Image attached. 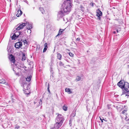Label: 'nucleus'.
I'll return each mask as SVG.
<instances>
[{
  "label": "nucleus",
  "mask_w": 129,
  "mask_h": 129,
  "mask_svg": "<svg viewBox=\"0 0 129 129\" xmlns=\"http://www.w3.org/2000/svg\"><path fill=\"white\" fill-rule=\"evenodd\" d=\"M70 0H66L62 5L63 12L66 14L69 13L71 10L72 4Z\"/></svg>",
  "instance_id": "obj_1"
},
{
  "label": "nucleus",
  "mask_w": 129,
  "mask_h": 129,
  "mask_svg": "<svg viewBox=\"0 0 129 129\" xmlns=\"http://www.w3.org/2000/svg\"><path fill=\"white\" fill-rule=\"evenodd\" d=\"M30 85L24 82L23 87L24 90V91L25 93L26 94H29L30 92L28 91L30 88Z\"/></svg>",
  "instance_id": "obj_2"
},
{
  "label": "nucleus",
  "mask_w": 129,
  "mask_h": 129,
  "mask_svg": "<svg viewBox=\"0 0 129 129\" xmlns=\"http://www.w3.org/2000/svg\"><path fill=\"white\" fill-rule=\"evenodd\" d=\"M14 34L15 35L17 38L19 37V38L21 39V40L23 43L24 45H25V44H27V41L26 40H23V39L22 40V39L23 36H22V34L21 33H20V32H19V31H17Z\"/></svg>",
  "instance_id": "obj_3"
},
{
  "label": "nucleus",
  "mask_w": 129,
  "mask_h": 129,
  "mask_svg": "<svg viewBox=\"0 0 129 129\" xmlns=\"http://www.w3.org/2000/svg\"><path fill=\"white\" fill-rule=\"evenodd\" d=\"M62 124V121H59V122H56L54 125V129H57L59 128Z\"/></svg>",
  "instance_id": "obj_4"
},
{
  "label": "nucleus",
  "mask_w": 129,
  "mask_h": 129,
  "mask_svg": "<svg viewBox=\"0 0 129 129\" xmlns=\"http://www.w3.org/2000/svg\"><path fill=\"white\" fill-rule=\"evenodd\" d=\"M96 15L98 17L99 20L101 19L100 16L102 15V13L99 9L97 10L96 11Z\"/></svg>",
  "instance_id": "obj_5"
},
{
  "label": "nucleus",
  "mask_w": 129,
  "mask_h": 129,
  "mask_svg": "<svg viewBox=\"0 0 129 129\" xmlns=\"http://www.w3.org/2000/svg\"><path fill=\"white\" fill-rule=\"evenodd\" d=\"M126 83H125L124 82H122L121 81H120L118 83L117 85L119 87H120V88H124Z\"/></svg>",
  "instance_id": "obj_6"
},
{
  "label": "nucleus",
  "mask_w": 129,
  "mask_h": 129,
  "mask_svg": "<svg viewBox=\"0 0 129 129\" xmlns=\"http://www.w3.org/2000/svg\"><path fill=\"white\" fill-rule=\"evenodd\" d=\"M56 119L57 121H63L64 120L63 116L61 114H58L57 116Z\"/></svg>",
  "instance_id": "obj_7"
},
{
  "label": "nucleus",
  "mask_w": 129,
  "mask_h": 129,
  "mask_svg": "<svg viewBox=\"0 0 129 129\" xmlns=\"http://www.w3.org/2000/svg\"><path fill=\"white\" fill-rule=\"evenodd\" d=\"M22 46V43L20 42H19L16 43L15 45V47L16 48L18 49H19L21 48Z\"/></svg>",
  "instance_id": "obj_8"
},
{
  "label": "nucleus",
  "mask_w": 129,
  "mask_h": 129,
  "mask_svg": "<svg viewBox=\"0 0 129 129\" xmlns=\"http://www.w3.org/2000/svg\"><path fill=\"white\" fill-rule=\"evenodd\" d=\"M26 25V24L24 23H23L22 24H21L19 25L17 28H16V30L17 31L19 30L20 29L23 28Z\"/></svg>",
  "instance_id": "obj_9"
},
{
  "label": "nucleus",
  "mask_w": 129,
  "mask_h": 129,
  "mask_svg": "<svg viewBox=\"0 0 129 129\" xmlns=\"http://www.w3.org/2000/svg\"><path fill=\"white\" fill-rule=\"evenodd\" d=\"M64 13H64L62 10L60 11L58 13L57 15L58 17L59 18H61L64 15Z\"/></svg>",
  "instance_id": "obj_10"
},
{
  "label": "nucleus",
  "mask_w": 129,
  "mask_h": 129,
  "mask_svg": "<svg viewBox=\"0 0 129 129\" xmlns=\"http://www.w3.org/2000/svg\"><path fill=\"white\" fill-rule=\"evenodd\" d=\"M124 88L125 91L127 92H129V84L126 83Z\"/></svg>",
  "instance_id": "obj_11"
},
{
  "label": "nucleus",
  "mask_w": 129,
  "mask_h": 129,
  "mask_svg": "<svg viewBox=\"0 0 129 129\" xmlns=\"http://www.w3.org/2000/svg\"><path fill=\"white\" fill-rule=\"evenodd\" d=\"M22 11L20 10H19L18 11V13L16 14V16L17 17H19L22 14Z\"/></svg>",
  "instance_id": "obj_12"
},
{
  "label": "nucleus",
  "mask_w": 129,
  "mask_h": 129,
  "mask_svg": "<svg viewBox=\"0 0 129 129\" xmlns=\"http://www.w3.org/2000/svg\"><path fill=\"white\" fill-rule=\"evenodd\" d=\"M44 48L43 49V52H45L48 48L47 44V43H45L44 44Z\"/></svg>",
  "instance_id": "obj_13"
},
{
  "label": "nucleus",
  "mask_w": 129,
  "mask_h": 129,
  "mask_svg": "<svg viewBox=\"0 0 129 129\" xmlns=\"http://www.w3.org/2000/svg\"><path fill=\"white\" fill-rule=\"evenodd\" d=\"M10 56L11 57V61L12 62L14 63L15 61V58L12 54L10 55Z\"/></svg>",
  "instance_id": "obj_14"
},
{
  "label": "nucleus",
  "mask_w": 129,
  "mask_h": 129,
  "mask_svg": "<svg viewBox=\"0 0 129 129\" xmlns=\"http://www.w3.org/2000/svg\"><path fill=\"white\" fill-rule=\"evenodd\" d=\"M66 92H68L69 94L72 93V92L71 91L70 89L69 88H66L65 89Z\"/></svg>",
  "instance_id": "obj_15"
},
{
  "label": "nucleus",
  "mask_w": 129,
  "mask_h": 129,
  "mask_svg": "<svg viewBox=\"0 0 129 129\" xmlns=\"http://www.w3.org/2000/svg\"><path fill=\"white\" fill-rule=\"evenodd\" d=\"M5 80L4 79H2L0 80V83L4 84L5 83Z\"/></svg>",
  "instance_id": "obj_16"
},
{
  "label": "nucleus",
  "mask_w": 129,
  "mask_h": 129,
  "mask_svg": "<svg viewBox=\"0 0 129 129\" xmlns=\"http://www.w3.org/2000/svg\"><path fill=\"white\" fill-rule=\"evenodd\" d=\"M64 30V29H60L59 31V33L56 36V37L60 35L61 34V33Z\"/></svg>",
  "instance_id": "obj_17"
},
{
  "label": "nucleus",
  "mask_w": 129,
  "mask_h": 129,
  "mask_svg": "<svg viewBox=\"0 0 129 129\" xmlns=\"http://www.w3.org/2000/svg\"><path fill=\"white\" fill-rule=\"evenodd\" d=\"M31 78V76H29L26 78V80L27 81L29 82L30 81Z\"/></svg>",
  "instance_id": "obj_18"
},
{
  "label": "nucleus",
  "mask_w": 129,
  "mask_h": 129,
  "mask_svg": "<svg viewBox=\"0 0 129 129\" xmlns=\"http://www.w3.org/2000/svg\"><path fill=\"white\" fill-rule=\"evenodd\" d=\"M61 57L62 55L60 54L59 53L57 54V58L58 59H59V60H60L61 59Z\"/></svg>",
  "instance_id": "obj_19"
},
{
  "label": "nucleus",
  "mask_w": 129,
  "mask_h": 129,
  "mask_svg": "<svg viewBox=\"0 0 129 129\" xmlns=\"http://www.w3.org/2000/svg\"><path fill=\"white\" fill-rule=\"evenodd\" d=\"M124 116V118H123V117H122V120H125L126 121H127V120H129V118H128V119H127V117L126 116V115H124V116Z\"/></svg>",
  "instance_id": "obj_20"
},
{
  "label": "nucleus",
  "mask_w": 129,
  "mask_h": 129,
  "mask_svg": "<svg viewBox=\"0 0 129 129\" xmlns=\"http://www.w3.org/2000/svg\"><path fill=\"white\" fill-rule=\"evenodd\" d=\"M17 37L15 35V34L11 36V38L12 40H15L16 39Z\"/></svg>",
  "instance_id": "obj_21"
},
{
  "label": "nucleus",
  "mask_w": 129,
  "mask_h": 129,
  "mask_svg": "<svg viewBox=\"0 0 129 129\" xmlns=\"http://www.w3.org/2000/svg\"><path fill=\"white\" fill-rule=\"evenodd\" d=\"M23 56L22 58V61L26 59V57L25 56V53H23L22 54Z\"/></svg>",
  "instance_id": "obj_22"
},
{
  "label": "nucleus",
  "mask_w": 129,
  "mask_h": 129,
  "mask_svg": "<svg viewBox=\"0 0 129 129\" xmlns=\"http://www.w3.org/2000/svg\"><path fill=\"white\" fill-rule=\"evenodd\" d=\"M39 10L42 14H43L45 13V10L43 8L40 7L39 8Z\"/></svg>",
  "instance_id": "obj_23"
},
{
  "label": "nucleus",
  "mask_w": 129,
  "mask_h": 129,
  "mask_svg": "<svg viewBox=\"0 0 129 129\" xmlns=\"http://www.w3.org/2000/svg\"><path fill=\"white\" fill-rule=\"evenodd\" d=\"M121 30V27H119L117 28L116 29V31L117 33H118L120 32Z\"/></svg>",
  "instance_id": "obj_24"
},
{
  "label": "nucleus",
  "mask_w": 129,
  "mask_h": 129,
  "mask_svg": "<svg viewBox=\"0 0 129 129\" xmlns=\"http://www.w3.org/2000/svg\"><path fill=\"white\" fill-rule=\"evenodd\" d=\"M80 10L82 11H84V8L81 5H80Z\"/></svg>",
  "instance_id": "obj_25"
},
{
  "label": "nucleus",
  "mask_w": 129,
  "mask_h": 129,
  "mask_svg": "<svg viewBox=\"0 0 129 129\" xmlns=\"http://www.w3.org/2000/svg\"><path fill=\"white\" fill-rule=\"evenodd\" d=\"M81 78L79 76H78L77 77L76 79V81H79L81 80Z\"/></svg>",
  "instance_id": "obj_26"
},
{
  "label": "nucleus",
  "mask_w": 129,
  "mask_h": 129,
  "mask_svg": "<svg viewBox=\"0 0 129 129\" xmlns=\"http://www.w3.org/2000/svg\"><path fill=\"white\" fill-rule=\"evenodd\" d=\"M68 107L67 106H64L63 107V109L65 111H67V110Z\"/></svg>",
  "instance_id": "obj_27"
},
{
  "label": "nucleus",
  "mask_w": 129,
  "mask_h": 129,
  "mask_svg": "<svg viewBox=\"0 0 129 129\" xmlns=\"http://www.w3.org/2000/svg\"><path fill=\"white\" fill-rule=\"evenodd\" d=\"M32 28L31 25L29 24L27 26V29H31Z\"/></svg>",
  "instance_id": "obj_28"
},
{
  "label": "nucleus",
  "mask_w": 129,
  "mask_h": 129,
  "mask_svg": "<svg viewBox=\"0 0 129 129\" xmlns=\"http://www.w3.org/2000/svg\"><path fill=\"white\" fill-rule=\"evenodd\" d=\"M99 118H100V119L101 120V121H103V120H104L105 121V120L104 119V118L103 117L101 116H100Z\"/></svg>",
  "instance_id": "obj_29"
},
{
  "label": "nucleus",
  "mask_w": 129,
  "mask_h": 129,
  "mask_svg": "<svg viewBox=\"0 0 129 129\" xmlns=\"http://www.w3.org/2000/svg\"><path fill=\"white\" fill-rule=\"evenodd\" d=\"M47 90L49 93H50V91L49 90V83H48V85Z\"/></svg>",
  "instance_id": "obj_30"
},
{
  "label": "nucleus",
  "mask_w": 129,
  "mask_h": 129,
  "mask_svg": "<svg viewBox=\"0 0 129 129\" xmlns=\"http://www.w3.org/2000/svg\"><path fill=\"white\" fill-rule=\"evenodd\" d=\"M69 54L70 56L72 57H73L74 56V54H73L71 52H69Z\"/></svg>",
  "instance_id": "obj_31"
},
{
  "label": "nucleus",
  "mask_w": 129,
  "mask_h": 129,
  "mask_svg": "<svg viewBox=\"0 0 129 129\" xmlns=\"http://www.w3.org/2000/svg\"><path fill=\"white\" fill-rule=\"evenodd\" d=\"M127 110H124L122 112V113L123 114H125Z\"/></svg>",
  "instance_id": "obj_32"
},
{
  "label": "nucleus",
  "mask_w": 129,
  "mask_h": 129,
  "mask_svg": "<svg viewBox=\"0 0 129 129\" xmlns=\"http://www.w3.org/2000/svg\"><path fill=\"white\" fill-rule=\"evenodd\" d=\"M59 64L60 66H63L64 65L63 64L61 61H60L59 62Z\"/></svg>",
  "instance_id": "obj_33"
},
{
  "label": "nucleus",
  "mask_w": 129,
  "mask_h": 129,
  "mask_svg": "<svg viewBox=\"0 0 129 129\" xmlns=\"http://www.w3.org/2000/svg\"><path fill=\"white\" fill-rule=\"evenodd\" d=\"M20 128V126L18 125H16L15 127V128L17 129H18L19 128Z\"/></svg>",
  "instance_id": "obj_34"
},
{
  "label": "nucleus",
  "mask_w": 129,
  "mask_h": 129,
  "mask_svg": "<svg viewBox=\"0 0 129 129\" xmlns=\"http://www.w3.org/2000/svg\"><path fill=\"white\" fill-rule=\"evenodd\" d=\"M94 4V3H91L90 4V5L92 6V7H93Z\"/></svg>",
  "instance_id": "obj_35"
},
{
  "label": "nucleus",
  "mask_w": 129,
  "mask_h": 129,
  "mask_svg": "<svg viewBox=\"0 0 129 129\" xmlns=\"http://www.w3.org/2000/svg\"><path fill=\"white\" fill-rule=\"evenodd\" d=\"M27 32H29L30 33H31V30L30 29H28L27 30Z\"/></svg>",
  "instance_id": "obj_36"
},
{
  "label": "nucleus",
  "mask_w": 129,
  "mask_h": 129,
  "mask_svg": "<svg viewBox=\"0 0 129 129\" xmlns=\"http://www.w3.org/2000/svg\"><path fill=\"white\" fill-rule=\"evenodd\" d=\"M122 95H125V96H127V95H127V94H126V93H123H123L122 94Z\"/></svg>",
  "instance_id": "obj_37"
},
{
  "label": "nucleus",
  "mask_w": 129,
  "mask_h": 129,
  "mask_svg": "<svg viewBox=\"0 0 129 129\" xmlns=\"http://www.w3.org/2000/svg\"><path fill=\"white\" fill-rule=\"evenodd\" d=\"M80 38H77L76 39V40L77 41H79L80 40Z\"/></svg>",
  "instance_id": "obj_38"
},
{
  "label": "nucleus",
  "mask_w": 129,
  "mask_h": 129,
  "mask_svg": "<svg viewBox=\"0 0 129 129\" xmlns=\"http://www.w3.org/2000/svg\"><path fill=\"white\" fill-rule=\"evenodd\" d=\"M24 2H26V3H28V2H27V1H26H26H25Z\"/></svg>",
  "instance_id": "obj_39"
},
{
  "label": "nucleus",
  "mask_w": 129,
  "mask_h": 129,
  "mask_svg": "<svg viewBox=\"0 0 129 129\" xmlns=\"http://www.w3.org/2000/svg\"><path fill=\"white\" fill-rule=\"evenodd\" d=\"M113 33L114 34H116V32L115 31H114L113 32Z\"/></svg>",
  "instance_id": "obj_40"
},
{
  "label": "nucleus",
  "mask_w": 129,
  "mask_h": 129,
  "mask_svg": "<svg viewBox=\"0 0 129 129\" xmlns=\"http://www.w3.org/2000/svg\"><path fill=\"white\" fill-rule=\"evenodd\" d=\"M12 102H14V99H12Z\"/></svg>",
  "instance_id": "obj_41"
},
{
  "label": "nucleus",
  "mask_w": 129,
  "mask_h": 129,
  "mask_svg": "<svg viewBox=\"0 0 129 129\" xmlns=\"http://www.w3.org/2000/svg\"><path fill=\"white\" fill-rule=\"evenodd\" d=\"M40 101L41 102H42V100L41 99H40Z\"/></svg>",
  "instance_id": "obj_42"
},
{
  "label": "nucleus",
  "mask_w": 129,
  "mask_h": 129,
  "mask_svg": "<svg viewBox=\"0 0 129 129\" xmlns=\"http://www.w3.org/2000/svg\"><path fill=\"white\" fill-rule=\"evenodd\" d=\"M75 44L76 45V46H77V44L76 43H75Z\"/></svg>",
  "instance_id": "obj_43"
},
{
  "label": "nucleus",
  "mask_w": 129,
  "mask_h": 129,
  "mask_svg": "<svg viewBox=\"0 0 129 129\" xmlns=\"http://www.w3.org/2000/svg\"><path fill=\"white\" fill-rule=\"evenodd\" d=\"M13 70L14 71V69H13Z\"/></svg>",
  "instance_id": "obj_44"
},
{
  "label": "nucleus",
  "mask_w": 129,
  "mask_h": 129,
  "mask_svg": "<svg viewBox=\"0 0 129 129\" xmlns=\"http://www.w3.org/2000/svg\"><path fill=\"white\" fill-rule=\"evenodd\" d=\"M128 75H129V73H128Z\"/></svg>",
  "instance_id": "obj_45"
},
{
  "label": "nucleus",
  "mask_w": 129,
  "mask_h": 129,
  "mask_svg": "<svg viewBox=\"0 0 129 129\" xmlns=\"http://www.w3.org/2000/svg\"><path fill=\"white\" fill-rule=\"evenodd\" d=\"M103 121H102V122Z\"/></svg>",
  "instance_id": "obj_46"
}]
</instances>
